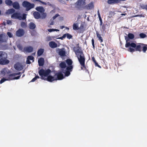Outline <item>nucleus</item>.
Segmentation results:
<instances>
[{"label":"nucleus","instance_id":"f257e3e1","mask_svg":"<svg viewBox=\"0 0 147 147\" xmlns=\"http://www.w3.org/2000/svg\"><path fill=\"white\" fill-rule=\"evenodd\" d=\"M126 40L125 47L126 48H128L131 47L133 49L130 47L128 49L129 51L130 52H134L135 51H138L139 52L142 51L144 53H145L147 50V45L142 43H138L137 45L134 42L130 43L128 42V40L127 39V38L125 37Z\"/></svg>","mask_w":147,"mask_h":147},{"label":"nucleus","instance_id":"f03ea898","mask_svg":"<svg viewBox=\"0 0 147 147\" xmlns=\"http://www.w3.org/2000/svg\"><path fill=\"white\" fill-rule=\"evenodd\" d=\"M51 72L49 69H48L45 70L43 69H41L38 71V73L41 79L47 80L48 82H52L53 81L57 80L55 76H49Z\"/></svg>","mask_w":147,"mask_h":147},{"label":"nucleus","instance_id":"7ed1b4c3","mask_svg":"<svg viewBox=\"0 0 147 147\" xmlns=\"http://www.w3.org/2000/svg\"><path fill=\"white\" fill-rule=\"evenodd\" d=\"M75 54L77 55L78 61H79L80 64L81 66V69L83 70L84 69L87 71L86 66L85 65V58L84 57L83 52L82 51H80L79 49H78L75 52Z\"/></svg>","mask_w":147,"mask_h":147},{"label":"nucleus","instance_id":"20e7f679","mask_svg":"<svg viewBox=\"0 0 147 147\" xmlns=\"http://www.w3.org/2000/svg\"><path fill=\"white\" fill-rule=\"evenodd\" d=\"M27 14L24 13L22 16L20 13L16 12L13 13L11 16V18L12 19H18L19 20H25L26 18Z\"/></svg>","mask_w":147,"mask_h":147},{"label":"nucleus","instance_id":"39448f33","mask_svg":"<svg viewBox=\"0 0 147 147\" xmlns=\"http://www.w3.org/2000/svg\"><path fill=\"white\" fill-rule=\"evenodd\" d=\"M22 5L24 7L26 8V10L28 11L33 8L34 6V4L31 3L27 1L23 2Z\"/></svg>","mask_w":147,"mask_h":147},{"label":"nucleus","instance_id":"423d86ee","mask_svg":"<svg viewBox=\"0 0 147 147\" xmlns=\"http://www.w3.org/2000/svg\"><path fill=\"white\" fill-rule=\"evenodd\" d=\"M54 76L56 80H62L64 78L62 72L61 71L55 73Z\"/></svg>","mask_w":147,"mask_h":147},{"label":"nucleus","instance_id":"0eeeda50","mask_svg":"<svg viewBox=\"0 0 147 147\" xmlns=\"http://www.w3.org/2000/svg\"><path fill=\"white\" fill-rule=\"evenodd\" d=\"M7 57H5L0 59V64L2 65L7 64L9 63V60L7 59Z\"/></svg>","mask_w":147,"mask_h":147},{"label":"nucleus","instance_id":"6e6552de","mask_svg":"<svg viewBox=\"0 0 147 147\" xmlns=\"http://www.w3.org/2000/svg\"><path fill=\"white\" fill-rule=\"evenodd\" d=\"M25 31L22 29H19L16 32V35L18 37H21L24 35Z\"/></svg>","mask_w":147,"mask_h":147},{"label":"nucleus","instance_id":"1a4fd4ad","mask_svg":"<svg viewBox=\"0 0 147 147\" xmlns=\"http://www.w3.org/2000/svg\"><path fill=\"white\" fill-rule=\"evenodd\" d=\"M56 52L58 53L59 55L61 57H64L65 55V51L64 49H58L56 51Z\"/></svg>","mask_w":147,"mask_h":147},{"label":"nucleus","instance_id":"9d476101","mask_svg":"<svg viewBox=\"0 0 147 147\" xmlns=\"http://www.w3.org/2000/svg\"><path fill=\"white\" fill-rule=\"evenodd\" d=\"M33 50V47L31 46H29L25 47L23 49V52L30 53L32 52Z\"/></svg>","mask_w":147,"mask_h":147},{"label":"nucleus","instance_id":"9b49d317","mask_svg":"<svg viewBox=\"0 0 147 147\" xmlns=\"http://www.w3.org/2000/svg\"><path fill=\"white\" fill-rule=\"evenodd\" d=\"M94 7L93 4L92 2H91L89 4L86 5L85 7V8L87 9H91Z\"/></svg>","mask_w":147,"mask_h":147},{"label":"nucleus","instance_id":"f8f14e48","mask_svg":"<svg viewBox=\"0 0 147 147\" xmlns=\"http://www.w3.org/2000/svg\"><path fill=\"white\" fill-rule=\"evenodd\" d=\"M14 67L16 69L19 71L23 69L22 66L18 63L15 64Z\"/></svg>","mask_w":147,"mask_h":147},{"label":"nucleus","instance_id":"ddd939ff","mask_svg":"<svg viewBox=\"0 0 147 147\" xmlns=\"http://www.w3.org/2000/svg\"><path fill=\"white\" fill-rule=\"evenodd\" d=\"M121 0H108L107 3L109 4H116L119 3Z\"/></svg>","mask_w":147,"mask_h":147},{"label":"nucleus","instance_id":"4468645a","mask_svg":"<svg viewBox=\"0 0 147 147\" xmlns=\"http://www.w3.org/2000/svg\"><path fill=\"white\" fill-rule=\"evenodd\" d=\"M38 65L40 66L43 65L44 63V60L43 58L41 57L38 60Z\"/></svg>","mask_w":147,"mask_h":147},{"label":"nucleus","instance_id":"2eb2a0df","mask_svg":"<svg viewBox=\"0 0 147 147\" xmlns=\"http://www.w3.org/2000/svg\"><path fill=\"white\" fill-rule=\"evenodd\" d=\"M85 0H78L77 2V5L78 6H82L85 4Z\"/></svg>","mask_w":147,"mask_h":147},{"label":"nucleus","instance_id":"dca6fc26","mask_svg":"<svg viewBox=\"0 0 147 147\" xmlns=\"http://www.w3.org/2000/svg\"><path fill=\"white\" fill-rule=\"evenodd\" d=\"M13 7L16 9H18L20 8V5L18 2H14L12 4Z\"/></svg>","mask_w":147,"mask_h":147},{"label":"nucleus","instance_id":"f3484780","mask_svg":"<svg viewBox=\"0 0 147 147\" xmlns=\"http://www.w3.org/2000/svg\"><path fill=\"white\" fill-rule=\"evenodd\" d=\"M49 46L52 48H55L57 47V44L53 41H51L49 43Z\"/></svg>","mask_w":147,"mask_h":147},{"label":"nucleus","instance_id":"a211bd4d","mask_svg":"<svg viewBox=\"0 0 147 147\" xmlns=\"http://www.w3.org/2000/svg\"><path fill=\"white\" fill-rule=\"evenodd\" d=\"M34 18L38 19L40 18V15L39 13L37 11H35L33 13Z\"/></svg>","mask_w":147,"mask_h":147},{"label":"nucleus","instance_id":"6ab92c4d","mask_svg":"<svg viewBox=\"0 0 147 147\" xmlns=\"http://www.w3.org/2000/svg\"><path fill=\"white\" fill-rule=\"evenodd\" d=\"M28 27L29 29L33 30L36 27V25L34 23L30 22L28 24Z\"/></svg>","mask_w":147,"mask_h":147},{"label":"nucleus","instance_id":"aec40b11","mask_svg":"<svg viewBox=\"0 0 147 147\" xmlns=\"http://www.w3.org/2000/svg\"><path fill=\"white\" fill-rule=\"evenodd\" d=\"M36 10L41 13H43L45 10L43 7H38L36 8Z\"/></svg>","mask_w":147,"mask_h":147},{"label":"nucleus","instance_id":"412c9836","mask_svg":"<svg viewBox=\"0 0 147 147\" xmlns=\"http://www.w3.org/2000/svg\"><path fill=\"white\" fill-rule=\"evenodd\" d=\"M44 49H40L38 51L37 54L38 56H40L42 55L44 52Z\"/></svg>","mask_w":147,"mask_h":147},{"label":"nucleus","instance_id":"4be33fe9","mask_svg":"<svg viewBox=\"0 0 147 147\" xmlns=\"http://www.w3.org/2000/svg\"><path fill=\"white\" fill-rule=\"evenodd\" d=\"M73 30H79L78 24V23H74L73 26Z\"/></svg>","mask_w":147,"mask_h":147},{"label":"nucleus","instance_id":"5701e85b","mask_svg":"<svg viewBox=\"0 0 147 147\" xmlns=\"http://www.w3.org/2000/svg\"><path fill=\"white\" fill-rule=\"evenodd\" d=\"M59 66L61 69H65L66 67V65L64 62H62L59 64Z\"/></svg>","mask_w":147,"mask_h":147},{"label":"nucleus","instance_id":"b1692460","mask_svg":"<svg viewBox=\"0 0 147 147\" xmlns=\"http://www.w3.org/2000/svg\"><path fill=\"white\" fill-rule=\"evenodd\" d=\"M65 61L68 66H72V64L73 63V61L71 59H68L66 60Z\"/></svg>","mask_w":147,"mask_h":147},{"label":"nucleus","instance_id":"393cba45","mask_svg":"<svg viewBox=\"0 0 147 147\" xmlns=\"http://www.w3.org/2000/svg\"><path fill=\"white\" fill-rule=\"evenodd\" d=\"M96 36L98 38V40L100 41V42L101 43L103 42V39L101 37L100 34H99L98 32H96Z\"/></svg>","mask_w":147,"mask_h":147},{"label":"nucleus","instance_id":"a878e982","mask_svg":"<svg viewBox=\"0 0 147 147\" xmlns=\"http://www.w3.org/2000/svg\"><path fill=\"white\" fill-rule=\"evenodd\" d=\"M5 2L6 4L9 6L12 5L13 3L12 1L11 0H6Z\"/></svg>","mask_w":147,"mask_h":147},{"label":"nucleus","instance_id":"bb28decb","mask_svg":"<svg viewBox=\"0 0 147 147\" xmlns=\"http://www.w3.org/2000/svg\"><path fill=\"white\" fill-rule=\"evenodd\" d=\"M15 11V10L13 8L7 10V13L9 14H11L14 13Z\"/></svg>","mask_w":147,"mask_h":147},{"label":"nucleus","instance_id":"cd10ccee","mask_svg":"<svg viewBox=\"0 0 147 147\" xmlns=\"http://www.w3.org/2000/svg\"><path fill=\"white\" fill-rule=\"evenodd\" d=\"M70 71H69L66 70L64 71H63L64 74H65V76L66 77H67L69 76L70 74Z\"/></svg>","mask_w":147,"mask_h":147},{"label":"nucleus","instance_id":"c85d7f7f","mask_svg":"<svg viewBox=\"0 0 147 147\" xmlns=\"http://www.w3.org/2000/svg\"><path fill=\"white\" fill-rule=\"evenodd\" d=\"M11 75L12 74H10L8 76L6 77V78H7L6 79L7 80H14L13 77L15 76Z\"/></svg>","mask_w":147,"mask_h":147},{"label":"nucleus","instance_id":"c756f323","mask_svg":"<svg viewBox=\"0 0 147 147\" xmlns=\"http://www.w3.org/2000/svg\"><path fill=\"white\" fill-rule=\"evenodd\" d=\"M64 35H65V37H67V38L69 39H70L73 37V36L71 35L68 33L65 34Z\"/></svg>","mask_w":147,"mask_h":147},{"label":"nucleus","instance_id":"7c9ffc66","mask_svg":"<svg viewBox=\"0 0 147 147\" xmlns=\"http://www.w3.org/2000/svg\"><path fill=\"white\" fill-rule=\"evenodd\" d=\"M73 69V65H69L66 68V70L68 71H72V70Z\"/></svg>","mask_w":147,"mask_h":147},{"label":"nucleus","instance_id":"2f4dec72","mask_svg":"<svg viewBox=\"0 0 147 147\" xmlns=\"http://www.w3.org/2000/svg\"><path fill=\"white\" fill-rule=\"evenodd\" d=\"M128 37L130 39H133L135 37L134 35L131 33H129L128 35Z\"/></svg>","mask_w":147,"mask_h":147},{"label":"nucleus","instance_id":"473e14b6","mask_svg":"<svg viewBox=\"0 0 147 147\" xmlns=\"http://www.w3.org/2000/svg\"><path fill=\"white\" fill-rule=\"evenodd\" d=\"M21 27L22 28H25L27 27V24L24 22H22L21 24Z\"/></svg>","mask_w":147,"mask_h":147},{"label":"nucleus","instance_id":"72a5a7b5","mask_svg":"<svg viewBox=\"0 0 147 147\" xmlns=\"http://www.w3.org/2000/svg\"><path fill=\"white\" fill-rule=\"evenodd\" d=\"M79 30H80V33H83L84 32V26L82 25H81L80 27H79Z\"/></svg>","mask_w":147,"mask_h":147},{"label":"nucleus","instance_id":"f704fd0d","mask_svg":"<svg viewBox=\"0 0 147 147\" xmlns=\"http://www.w3.org/2000/svg\"><path fill=\"white\" fill-rule=\"evenodd\" d=\"M39 76H36L33 78L31 80V82H33L35 81L37 79L39 78Z\"/></svg>","mask_w":147,"mask_h":147},{"label":"nucleus","instance_id":"c9c22d12","mask_svg":"<svg viewBox=\"0 0 147 147\" xmlns=\"http://www.w3.org/2000/svg\"><path fill=\"white\" fill-rule=\"evenodd\" d=\"M140 37L141 38H144L146 37V35L143 33H141L139 34Z\"/></svg>","mask_w":147,"mask_h":147},{"label":"nucleus","instance_id":"e433bc0d","mask_svg":"<svg viewBox=\"0 0 147 147\" xmlns=\"http://www.w3.org/2000/svg\"><path fill=\"white\" fill-rule=\"evenodd\" d=\"M5 55V53L3 52L0 51V59L3 58L4 57H4V55Z\"/></svg>","mask_w":147,"mask_h":147},{"label":"nucleus","instance_id":"4c0bfd02","mask_svg":"<svg viewBox=\"0 0 147 147\" xmlns=\"http://www.w3.org/2000/svg\"><path fill=\"white\" fill-rule=\"evenodd\" d=\"M141 7L142 9L147 10V5L142 4L141 5Z\"/></svg>","mask_w":147,"mask_h":147},{"label":"nucleus","instance_id":"58836bf2","mask_svg":"<svg viewBox=\"0 0 147 147\" xmlns=\"http://www.w3.org/2000/svg\"><path fill=\"white\" fill-rule=\"evenodd\" d=\"M47 30L48 32H52L53 31H57L58 30L57 29H47Z\"/></svg>","mask_w":147,"mask_h":147},{"label":"nucleus","instance_id":"ea45409f","mask_svg":"<svg viewBox=\"0 0 147 147\" xmlns=\"http://www.w3.org/2000/svg\"><path fill=\"white\" fill-rule=\"evenodd\" d=\"M6 80H7V79H6L5 78H2L1 79L0 81V84L2 83Z\"/></svg>","mask_w":147,"mask_h":147},{"label":"nucleus","instance_id":"a19ab883","mask_svg":"<svg viewBox=\"0 0 147 147\" xmlns=\"http://www.w3.org/2000/svg\"><path fill=\"white\" fill-rule=\"evenodd\" d=\"M98 17L99 20V21H102V20L101 17L100 13L99 12V10H98Z\"/></svg>","mask_w":147,"mask_h":147},{"label":"nucleus","instance_id":"79ce46f5","mask_svg":"<svg viewBox=\"0 0 147 147\" xmlns=\"http://www.w3.org/2000/svg\"><path fill=\"white\" fill-rule=\"evenodd\" d=\"M34 57L32 56H29L28 57L27 59L29 60H33Z\"/></svg>","mask_w":147,"mask_h":147},{"label":"nucleus","instance_id":"37998d69","mask_svg":"<svg viewBox=\"0 0 147 147\" xmlns=\"http://www.w3.org/2000/svg\"><path fill=\"white\" fill-rule=\"evenodd\" d=\"M92 44L93 47V48L94 49H95V45H94V40L93 38L92 39Z\"/></svg>","mask_w":147,"mask_h":147},{"label":"nucleus","instance_id":"c03bdc74","mask_svg":"<svg viewBox=\"0 0 147 147\" xmlns=\"http://www.w3.org/2000/svg\"><path fill=\"white\" fill-rule=\"evenodd\" d=\"M7 35L8 36L9 38H12V37L13 35L12 34H11L10 32H7Z\"/></svg>","mask_w":147,"mask_h":147},{"label":"nucleus","instance_id":"a18cd8bd","mask_svg":"<svg viewBox=\"0 0 147 147\" xmlns=\"http://www.w3.org/2000/svg\"><path fill=\"white\" fill-rule=\"evenodd\" d=\"M43 13L42 14V17H41V18L42 19H44L45 18L46 16V13Z\"/></svg>","mask_w":147,"mask_h":147},{"label":"nucleus","instance_id":"49530a36","mask_svg":"<svg viewBox=\"0 0 147 147\" xmlns=\"http://www.w3.org/2000/svg\"><path fill=\"white\" fill-rule=\"evenodd\" d=\"M21 74V72H19L18 73L12 74L11 75L15 76L16 75H20Z\"/></svg>","mask_w":147,"mask_h":147},{"label":"nucleus","instance_id":"de8ad7c7","mask_svg":"<svg viewBox=\"0 0 147 147\" xmlns=\"http://www.w3.org/2000/svg\"><path fill=\"white\" fill-rule=\"evenodd\" d=\"M4 42L3 37L1 35H0V43H1L3 42Z\"/></svg>","mask_w":147,"mask_h":147},{"label":"nucleus","instance_id":"09e8293b","mask_svg":"<svg viewBox=\"0 0 147 147\" xmlns=\"http://www.w3.org/2000/svg\"><path fill=\"white\" fill-rule=\"evenodd\" d=\"M65 38V35H64V34L62 36L60 37H59L58 38L59 39H60L61 40H63V39L64 38Z\"/></svg>","mask_w":147,"mask_h":147},{"label":"nucleus","instance_id":"8fccbe9b","mask_svg":"<svg viewBox=\"0 0 147 147\" xmlns=\"http://www.w3.org/2000/svg\"><path fill=\"white\" fill-rule=\"evenodd\" d=\"M94 64H95V66H97L99 68H101V66L100 65H98V63H97L96 62V61L94 62Z\"/></svg>","mask_w":147,"mask_h":147},{"label":"nucleus","instance_id":"3c124183","mask_svg":"<svg viewBox=\"0 0 147 147\" xmlns=\"http://www.w3.org/2000/svg\"><path fill=\"white\" fill-rule=\"evenodd\" d=\"M59 16V14L58 13H57L55 14V15L54 16H53V20L55 19L57 17H58Z\"/></svg>","mask_w":147,"mask_h":147},{"label":"nucleus","instance_id":"603ef678","mask_svg":"<svg viewBox=\"0 0 147 147\" xmlns=\"http://www.w3.org/2000/svg\"><path fill=\"white\" fill-rule=\"evenodd\" d=\"M134 17H144V16H143L142 14L140 15H137L136 16H134Z\"/></svg>","mask_w":147,"mask_h":147},{"label":"nucleus","instance_id":"864d4df0","mask_svg":"<svg viewBox=\"0 0 147 147\" xmlns=\"http://www.w3.org/2000/svg\"><path fill=\"white\" fill-rule=\"evenodd\" d=\"M55 10L54 9L51 10V11H50V13L51 14H53V13H55Z\"/></svg>","mask_w":147,"mask_h":147},{"label":"nucleus","instance_id":"5fc2aeb1","mask_svg":"<svg viewBox=\"0 0 147 147\" xmlns=\"http://www.w3.org/2000/svg\"><path fill=\"white\" fill-rule=\"evenodd\" d=\"M20 77V76H17L16 77H14L13 78L14 80H18L19 79Z\"/></svg>","mask_w":147,"mask_h":147},{"label":"nucleus","instance_id":"6e6d98bb","mask_svg":"<svg viewBox=\"0 0 147 147\" xmlns=\"http://www.w3.org/2000/svg\"><path fill=\"white\" fill-rule=\"evenodd\" d=\"M26 63L27 64H30L31 63V62L29 60H28L27 59L26 61Z\"/></svg>","mask_w":147,"mask_h":147},{"label":"nucleus","instance_id":"4d7b16f0","mask_svg":"<svg viewBox=\"0 0 147 147\" xmlns=\"http://www.w3.org/2000/svg\"><path fill=\"white\" fill-rule=\"evenodd\" d=\"M92 60L94 63L96 61V60L95 59V58L94 57H92Z\"/></svg>","mask_w":147,"mask_h":147},{"label":"nucleus","instance_id":"13d9d810","mask_svg":"<svg viewBox=\"0 0 147 147\" xmlns=\"http://www.w3.org/2000/svg\"><path fill=\"white\" fill-rule=\"evenodd\" d=\"M18 47L19 48V49L20 50H22V46L19 45L18 46Z\"/></svg>","mask_w":147,"mask_h":147},{"label":"nucleus","instance_id":"bf43d9fd","mask_svg":"<svg viewBox=\"0 0 147 147\" xmlns=\"http://www.w3.org/2000/svg\"><path fill=\"white\" fill-rule=\"evenodd\" d=\"M102 29H103L104 30H105V25L104 24H103L102 25Z\"/></svg>","mask_w":147,"mask_h":147},{"label":"nucleus","instance_id":"052dcab7","mask_svg":"<svg viewBox=\"0 0 147 147\" xmlns=\"http://www.w3.org/2000/svg\"><path fill=\"white\" fill-rule=\"evenodd\" d=\"M48 5L50 6H52V5L49 2H48L47 4Z\"/></svg>","mask_w":147,"mask_h":147},{"label":"nucleus","instance_id":"680f3d73","mask_svg":"<svg viewBox=\"0 0 147 147\" xmlns=\"http://www.w3.org/2000/svg\"><path fill=\"white\" fill-rule=\"evenodd\" d=\"M53 24H54L53 22L52 21V22H51L50 23V25H53Z\"/></svg>","mask_w":147,"mask_h":147},{"label":"nucleus","instance_id":"e2e57ef3","mask_svg":"<svg viewBox=\"0 0 147 147\" xmlns=\"http://www.w3.org/2000/svg\"><path fill=\"white\" fill-rule=\"evenodd\" d=\"M126 15L125 13H121V15L122 16H125Z\"/></svg>","mask_w":147,"mask_h":147},{"label":"nucleus","instance_id":"0e129e2a","mask_svg":"<svg viewBox=\"0 0 147 147\" xmlns=\"http://www.w3.org/2000/svg\"><path fill=\"white\" fill-rule=\"evenodd\" d=\"M3 3V1L2 0H0V4H1Z\"/></svg>","mask_w":147,"mask_h":147},{"label":"nucleus","instance_id":"69168bd1","mask_svg":"<svg viewBox=\"0 0 147 147\" xmlns=\"http://www.w3.org/2000/svg\"><path fill=\"white\" fill-rule=\"evenodd\" d=\"M41 2L44 4H45V5L47 4V3L46 2Z\"/></svg>","mask_w":147,"mask_h":147},{"label":"nucleus","instance_id":"338daca9","mask_svg":"<svg viewBox=\"0 0 147 147\" xmlns=\"http://www.w3.org/2000/svg\"><path fill=\"white\" fill-rule=\"evenodd\" d=\"M102 21H100V26H101L102 25Z\"/></svg>","mask_w":147,"mask_h":147},{"label":"nucleus","instance_id":"774afa93","mask_svg":"<svg viewBox=\"0 0 147 147\" xmlns=\"http://www.w3.org/2000/svg\"><path fill=\"white\" fill-rule=\"evenodd\" d=\"M10 21H7V24H9L10 22H11Z\"/></svg>","mask_w":147,"mask_h":147}]
</instances>
